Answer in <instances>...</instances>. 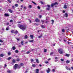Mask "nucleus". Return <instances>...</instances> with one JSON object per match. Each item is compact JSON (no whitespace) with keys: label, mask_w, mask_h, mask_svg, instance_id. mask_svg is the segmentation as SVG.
Listing matches in <instances>:
<instances>
[{"label":"nucleus","mask_w":73,"mask_h":73,"mask_svg":"<svg viewBox=\"0 0 73 73\" xmlns=\"http://www.w3.org/2000/svg\"><path fill=\"white\" fill-rule=\"evenodd\" d=\"M19 27L21 29H22L23 31H25L26 29V26L25 25H20L19 26Z\"/></svg>","instance_id":"nucleus-1"},{"label":"nucleus","mask_w":73,"mask_h":73,"mask_svg":"<svg viewBox=\"0 0 73 73\" xmlns=\"http://www.w3.org/2000/svg\"><path fill=\"white\" fill-rule=\"evenodd\" d=\"M58 52L60 54H62L63 53V50L61 49H59Z\"/></svg>","instance_id":"nucleus-2"},{"label":"nucleus","mask_w":73,"mask_h":73,"mask_svg":"<svg viewBox=\"0 0 73 73\" xmlns=\"http://www.w3.org/2000/svg\"><path fill=\"white\" fill-rule=\"evenodd\" d=\"M58 5V3L57 2H55L54 3H52L51 4V7H53V6L55 5Z\"/></svg>","instance_id":"nucleus-3"},{"label":"nucleus","mask_w":73,"mask_h":73,"mask_svg":"<svg viewBox=\"0 0 73 73\" xmlns=\"http://www.w3.org/2000/svg\"><path fill=\"white\" fill-rule=\"evenodd\" d=\"M5 16L6 17H9V14L7 13H5Z\"/></svg>","instance_id":"nucleus-4"},{"label":"nucleus","mask_w":73,"mask_h":73,"mask_svg":"<svg viewBox=\"0 0 73 73\" xmlns=\"http://www.w3.org/2000/svg\"><path fill=\"white\" fill-rule=\"evenodd\" d=\"M17 66H18V65L17 64H16L14 66V69H16V68H17Z\"/></svg>","instance_id":"nucleus-5"},{"label":"nucleus","mask_w":73,"mask_h":73,"mask_svg":"<svg viewBox=\"0 0 73 73\" xmlns=\"http://www.w3.org/2000/svg\"><path fill=\"white\" fill-rule=\"evenodd\" d=\"M50 71V70L49 69V68H48V70H46L47 73H49Z\"/></svg>","instance_id":"nucleus-6"},{"label":"nucleus","mask_w":73,"mask_h":73,"mask_svg":"<svg viewBox=\"0 0 73 73\" xmlns=\"http://www.w3.org/2000/svg\"><path fill=\"white\" fill-rule=\"evenodd\" d=\"M36 73H38L39 72V69H36Z\"/></svg>","instance_id":"nucleus-7"},{"label":"nucleus","mask_w":73,"mask_h":73,"mask_svg":"<svg viewBox=\"0 0 73 73\" xmlns=\"http://www.w3.org/2000/svg\"><path fill=\"white\" fill-rule=\"evenodd\" d=\"M30 37H31V39H33V35H31Z\"/></svg>","instance_id":"nucleus-8"},{"label":"nucleus","mask_w":73,"mask_h":73,"mask_svg":"<svg viewBox=\"0 0 73 73\" xmlns=\"http://www.w3.org/2000/svg\"><path fill=\"white\" fill-rule=\"evenodd\" d=\"M65 56H66V57H69L70 55L69 54H66L64 55Z\"/></svg>","instance_id":"nucleus-9"},{"label":"nucleus","mask_w":73,"mask_h":73,"mask_svg":"<svg viewBox=\"0 0 73 73\" xmlns=\"http://www.w3.org/2000/svg\"><path fill=\"white\" fill-rule=\"evenodd\" d=\"M36 63H37L38 64L39 63V61L38 60V59H36Z\"/></svg>","instance_id":"nucleus-10"},{"label":"nucleus","mask_w":73,"mask_h":73,"mask_svg":"<svg viewBox=\"0 0 73 73\" xmlns=\"http://www.w3.org/2000/svg\"><path fill=\"white\" fill-rule=\"evenodd\" d=\"M64 8L65 9H66L67 8V6L66 5H64Z\"/></svg>","instance_id":"nucleus-11"},{"label":"nucleus","mask_w":73,"mask_h":73,"mask_svg":"<svg viewBox=\"0 0 73 73\" xmlns=\"http://www.w3.org/2000/svg\"><path fill=\"white\" fill-rule=\"evenodd\" d=\"M35 21L36 22H39V21H40V20H39L37 18L35 19Z\"/></svg>","instance_id":"nucleus-12"},{"label":"nucleus","mask_w":73,"mask_h":73,"mask_svg":"<svg viewBox=\"0 0 73 73\" xmlns=\"http://www.w3.org/2000/svg\"><path fill=\"white\" fill-rule=\"evenodd\" d=\"M12 49H13V50H15V49H16V47H15V46H14L13 47Z\"/></svg>","instance_id":"nucleus-13"},{"label":"nucleus","mask_w":73,"mask_h":73,"mask_svg":"<svg viewBox=\"0 0 73 73\" xmlns=\"http://www.w3.org/2000/svg\"><path fill=\"white\" fill-rule=\"evenodd\" d=\"M12 58L11 57H9L8 58H7L6 59L7 60H10V59H11Z\"/></svg>","instance_id":"nucleus-14"},{"label":"nucleus","mask_w":73,"mask_h":73,"mask_svg":"<svg viewBox=\"0 0 73 73\" xmlns=\"http://www.w3.org/2000/svg\"><path fill=\"white\" fill-rule=\"evenodd\" d=\"M34 41V40H29V42H32Z\"/></svg>","instance_id":"nucleus-15"},{"label":"nucleus","mask_w":73,"mask_h":73,"mask_svg":"<svg viewBox=\"0 0 73 73\" xmlns=\"http://www.w3.org/2000/svg\"><path fill=\"white\" fill-rule=\"evenodd\" d=\"M9 12H10L11 13H12V12H13V11H12V10L11 9H9Z\"/></svg>","instance_id":"nucleus-16"},{"label":"nucleus","mask_w":73,"mask_h":73,"mask_svg":"<svg viewBox=\"0 0 73 73\" xmlns=\"http://www.w3.org/2000/svg\"><path fill=\"white\" fill-rule=\"evenodd\" d=\"M8 54L9 56H10L11 54V52H8Z\"/></svg>","instance_id":"nucleus-17"},{"label":"nucleus","mask_w":73,"mask_h":73,"mask_svg":"<svg viewBox=\"0 0 73 73\" xmlns=\"http://www.w3.org/2000/svg\"><path fill=\"white\" fill-rule=\"evenodd\" d=\"M42 37V35H41L40 36H38V38H41Z\"/></svg>","instance_id":"nucleus-18"},{"label":"nucleus","mask_w":73,"mask_h":73,"mask_svg":"<svg viewBox=\"0 0 73 73\" xmlns=\"http://www.w3.org/2000/svg\"><path fill=\"white\" fill-rule=\"evenodd\" d=\"M9 29V26L7 27V28L6 29V31H8Z\"/></svg>","instance_id":"nucleus-19"},{"label":"nucleus","mask_w":73,"mask_h":73,"mask_svg":"<svg viewBox=\"0 0 73 73\" xmlns=\"http://www.w3.org/2000/svg\"><path fill=\"white\" fill-rule=\"evenodd\" d=\"M28 38V36L26 35L25 36V39H27Z\"/></svg>","instance_id":"nucleus-20"},{"label":"nucleus","mask_w":73,"mask_h":73,"mask_svg":"<svg viewBox=\"0 0 73 73\" xmlns=\"http://www.w3.org/2000/svg\"><path fill=\"white\" fill-rule=\"evenodd\" d=\"M66 62V64H68V63H69V62H70V61H69V60H67Z\"/></svg>","instance_id":"nucleus-21"},{"label":"nucleus","mask_w":73,"mask_h":73,"mask_svg":"<svg viewBox=\"0 0 73 73\" xmlns=\"http://www.w3.org/2000/svg\"><path fill=\"white\" fill-rule=\"evenodd\" d=\"M14 33H15V34H17V33H18V31H16Z\"/></svg>","instance_id":"nucleus-22"},{"label":"nucleus","mask_w":73,"mask_h":73,"mask_svg":"<svg viewBox=\"0 0 73 73\" xmlns=\"http://www.w3.org/2000/svg\"><path fill=\"white\" fill-rule=\"evenodd\" d=\"M15 53H17L19 52V51L17 50H15Z\"/></svg>","instance_id":"nucleus-23"},{"label":"nucleus","mask_w":73,"mask_h":73,"mask_svg":"<svg viewBox=\"0 0 73 73\" xmlns=\"http://www.w3.org/2000/svg\"><path fill=\"white\" fill-rule=\"evenodd\" d=\"M50 9V7H48L46 9L47 10H48V11H49Z\"/></svg>","instance_id":"nucleus-24"},{"label":"nucleus","mask_w":73,"mask_h":73,"mask_svg":"<svg viewBox=\"0 0 73 73\" xmlns=\"http://www.w3.org/2000/svg\"><path fill=\"white\" fill-rule=\"evenodd\" d=\"M12 62L13 63H15V62H16L15 61V59H13V60Z\"/></svg>","instance_id":"nucleus-25"},{"label":"nucleus","mask_w":73,"mask_h":73,"mask_svg":"<svg viewBox=\"0 0 73 73\" xmlns=\"http://www.w3.org/2000/svg\"><path fill=\"white\" fill-rule=\"evenodd\" d=\"M32 3H33V4H34L35 5H37V4H36V3H35L34 2H33V1H32Z\"/></svg>","instance_id":"nucleus-26"},{"label":"nucleus","mask_w":73,"mask_h":73,"mask_svg":"<svg viewBox=\"0 0 73 73\" xmlns=\"http://www.w3.org/2000/svg\"><path fill=\"white\" fill-rule=\"evenodd\" d=\"M65 16L66 17H68V14H67V13H66L65 14Z\"/></svg>","instance_id":"nucleus-27"},{"label":"nucleus","mask_w":73,"mask_h":73,"mask_svg":"<svg viewBox=\"0 0 73 73\" xmlns=\"http://www.w3.org/2000/svg\"><path fill=\"white\" fill-rule=\"evenodd\" d=\"M41 27H42V28H45V26L43 25H41Z\"/></svg>","instance_id":"nucleus-28"},{"label":"nucleus","mask_w":73,"mask_h":73,"mask_svg":"<svg viewBox=\"0 0 73 73\" xmlns=\"http://www.w3.org/2000/svg\"><path fill=\"white\" fill-rule=\"evenodd\" d=\"M4 56V55L2 54H1L0 55V57H3Z\"/></svg>","instance_id":"nucleus-29"},{"label":"nucleus","mask_w":73,"mask_h":73,"mask_svg":"<svg viewBox=\"0 0 73 73\" xmlns=\"http://www.w3.org/2000/svg\"><path fill=\"white\" fill-rule=\"evenodd\" d=\"M20 60L19 58H17V61H19Z\"/></svg>","instance_id":"nucleus-30"},{"label":"nucleus","mask_w":73,"mask_h":73,"mask_svg":"<svg viewBox=\"0 0 73 73\" xmlns=\"http://www.w3.org/2000/svg\"><path fill=\"white\" fill-rule=\"evenodd\" d=\"M52 24H53L54 22V20H52Z\"/></svg>","instance_id":"nucleus-31"},{"label":"nucleus","mask_w":73,"mask_h":73,"mask_svg":"<svg viewBox=\"0 0 73 73\" xmlns=\"http://www.w3.org/2000/svg\"><path fill=\"white\" fill-rule=\"evenodd\" d=\"M15 6L16 7H18V6H19V5H18V4H15Z\"/></svg>","instance_id":"nucleus-32"},{"label":"nucleus","mask_w":73,"mask_h":73,"mask_svg":"<svg viewBox=\"0 0 73 73\" xmlns=\"http://www.w3.org/2000/svg\"><path fill=\"white\" fill-rule=\"evenodd\" d=\"M29 8H32V5H29Z\"/></svg>","instance_id":"nucleus-33"},{"label":"nucleus","mask_w":73,"mask_h":73,"mask_svg":"<svg viewBox=\"0 0 73 73\" xmlns=\"http://www.w3.org/2000/svg\"><path fill=\"white\" fill-rule=\"evenodd\" d=\"M9 23H8V22L7 23H6V25H9Z\"/></svg>","instance_id":"nucleus-34"},{"label":"nucleus","mask_w":73,"mask_h":73,"mask_svg":"<svg viewBox=\"0 0 73 73\" xmlns=\"http://www.w3.org/2000/svg\"><path fill=\"white\" fill-rule=\"evenodd\" d=\"M11 33H13L14 32V30H12L11 31Z\"/></svg>","instance_id":"nucleus-35"},{"label":"nucleus","mask_w":73,"mask_h":73,"mask_svg":"<svg viewBox=\"0 0 73 73\" xmlns=\"http://www.w3.org/2000/svg\"><path fill=\"white\" fill-rule=\"evenodd\" d=\"M62 32H65V30H64V29H62Z\"/></svg>","instance_id":"nucleus-36"},{"label":"nucleus","mask_w":73,"mask_h":73,"mask_svg":"<svg viewBox=\"0 0 73 73\" xmlns=\"http://www.w3.org/2000/svg\"><path fill=\"white\" fill-rule=\"evenodd\" d=\"M40 3H41V4H44V3L42 1L40 2Z\"/></svg>","instance_id":"nucleus-37"},{"label":"nucleus","mask_w":73,"mask_h":73,"mask_svg":"<svg viewBox=\"0 0 73 73\" xmlns=\"http://www.w3.org/2000/svg\"><path fill=\"white\" fill-rule=\"evenodd\" d=\"M31 62H33V61H34V60L33 59H31Z\"/></svg>","instance_id":"nucleus-38"},{"label":"nucleus","mask_w":73,"mask_h":73,"mask_svg":"<svg viewBox=\"0 0 73 73\" xmlns=\"http://www.w3.org/2000/svg\"><path fill=\"white\" fill-rule=\"evenodd\" d=\"M10 23H12V22H13V20H11L10 21Z\"/></svg>","instance_id":"nucleus-39"},{"label":"nucleus","mask_w":73,"mask_h":73,"mask_svg":"<svg viewBox=\"0 0 73 73\" xmlns=\"http://www.w3.org/2000/svg\"><path fill=\"white\" fill-rule=\"evenodd\" d=\"M68 44H69V45H70V44H72V43L70 42H68Z\"/></svg>","instance_id":"nucleus-40"},{"label":"nucleus","mask_w":73,"mask_h":73,"mask_svg":"<svg viewBox=\"0 0 73 73\" xmlns=\"http://www.w3.org/2000/svg\"><path fill=\"white\" fill-rule=\"evenodd\" d=\"M30 53V52L29 51H28V52H27L26 53V54H29Z\"/></svg>","instance_id":"nucleus-41"},{"label":"nucleus","mask_w":73,"mask_h":73,"mask_svg":"<svg viewBox=\"0 0 73 73\" xmlns=\"http://www.w3.org/2000/svg\"><path fill=\"white\" fill-rule=\"evenodd\" d=\"M46 50L45 49L44 50V53H46Z\"/></svg>","instance_id":"nucleus-42"},{"label":"nucleus","mask_w":73,"mask_h":73,"mask_svg":"<svg viewBox=\"0 0 73 73\" xmlns=\"http://www.w3.org/2000/svg\"><path fill=\"white\" fill-rule=\"evenodd\" d=\"M60 60H61V61H64V60L63 59H61Z\"/></svg>","instance_id":"nucleus-43"},{"label":"nucleus","mask_w":73,"mask_h":73,"mask_svg":"<svg viewBox=\"0 0 73 73\" xmlns=\"http://www.w3.org/2000/svg\"><path fill=\"white\" fill-rule=\"evenodd\" d=\"M32 66L33 67H35V66H36V65H35V64H33Z\"/></svg>","instance_id":"nucleus-44"},{"label":"nucleus","mask_w":73,"mask_h":73,"mask_svg":"<svg viewBox=\"0 0 73 73\" xmlns=\"http://www.w3.org/2000/svg\"><path fill=\"white\" fill-rule=\"evenodd\" d=\"M52 72H55V70L54 69H53L52 70Z\"/></svg>","instance_id":"nucleus-45"},{"label":"nucleus","mask_w":73,"mask_h":73,"mask_svg":"<svg viewBox=\"0 0 73 73\" xmlns=\"http://www.w3.org/2000/svg\"><path fill=\"white\" fill-rule=\"evenodd\" d=\"M52 54H53V52H51L50 53V55H52Z\"/></svg>","instance_id":"nucleus-46"},{"label":"nucleus","mask_w":73,"mask_h":73,"mask_svg":"<svg viewBox=\"0 0 73 73\" xmlns=\"http://www.w3.org/2000/svg\"><path fill=\"white\" fill-rule=\"evenodd\" d=\"M20 65H21V66H23V63H21Z\"/></svg>","instance_id":"nucleus-47"},{"label":"nucleus","mask_w":73,"mask_h":73,"mask_svg":"<svg viewBox=\"0 0 73 73\" xmlns=\"http://www.w3.org/2000/svg\"><path fill=\"white\" fill-rule=\"evenodd\" d=\"M21 45H23V41H22L21 42Z\"/></svg>","instance_id":"nucleus-48"},{"label":"nucleus","mask_w":73,"mask_h":73,"mask_svg":"<svg viewBox=\"0 0 73 73\" xmlns=\"http://www.w3.org/2000/svg\"><path fill=\"white\" fill-rule=\"evenodd\" d=\"M16 39H17L18 41H20V40H19V38H16Z\"/></svg>","instance_id":"nucleus-49"},{"label":"nucleus","mask_w":73,"mask_h":73,"mask_svg":"<svg viewBox=\"0 0 73 73\" xmlns=\"http://www.w3.org/2000/svg\"><path fill=\"white\" fill-rule=\"evenodd\" d=\"M42 23H44V21H45V20H42L41 21Z\"/></svg>","instance_id":"nucleus-50"},{"label":"nucleus","mask_w":73,"mask_h":73,"mask_svg":"<svg viewBox=\"0 0 73 73\" xmlns=\"http://www.w3.org/2000/svg\"><path fill=\"white\" fill-rule=\"evenodd\" d=\"M66 69H67V70H68V67L67 66H66Z\"/></svg>","instance_id":"nucleus-51"},{"label":"nucleus","mask_w":73,"mask_h":73,"mask_svg":"<svg viewBox=\"0 0 73 73\" xmlns=\"http://www.w3.org/2000/svg\"><path fill=\"white\" fill-rule=\"evenodd\" d=\"M7 72H8V73H10V72H11V71L9 70L7 71Z\"/></svg>","instance_id":"nucleus-52"},{"label":"nucleus","mask_w":73,"mask_h":73,"mask_svg":"<svg viewBox=\"0 0 73 73\" xmlns=\"http://www.w3.org/2000/svg\"><path fill=\"white\" fill-rule=\"evenodd\" d=\"M37 8L38 9H40V6H38L37 7Z\"/></svg>","instance_id":"nucleus-53"},{"label":"nucleus","mask_w":73,"mask_h":73,"mask_svg":"<svg viewBox=\"0 0 73 73\" xmlns=\"http://www.w3.org/2000/svg\"><path fill=\"white\" fill-rule=\"evenodd\" d=\"M47 6L48 7V8H50V5H48Z\"/></svg>","instance_id":"nucleus-54"},{"label":"nucleus","mask_w":73,"mask_h":73,"mask_svg":"<svg viewBox=\"0 0 73 73\" xmlns=\"http://www.w3.org/2000/svg\"><path fill=\"white\" fill-rule=\"evenodd\" d=\"M8 1L9 2V3H11V1H10L9 0H8Z\"/></svg>","instance_id":"nucleus-55"},{"label":"nucleus","mask_w":73,"mask_h":73,"mask_svg":"<svg viewBox=\"0 0 73 73\" xmlns=\"http://www.w3.org/2000/svg\"><path fill=\"white\" fill-rule=\"evenodd\" d=\"M28 20L29 21V22H30V23H31V20H30V19H29Z\"/></svg>","instance_id":"nucleus-56"},{"label":"nucleus","mask_w":73,"mask_h":73,"mask_svg":"<svg viewBox=\"0 0 73 73\" xmlns=\"http://www.w3.org/2000/svg\"><path fill=\"white\" fill-rule=\"evenodd\" d=\"M0 42H3V40L0 39Z\"/></svg>","instance_id":"nucleus-57"},{"label":"nucleus","mask_w":73,"mask_h":73,"mask_svg":"<svg viewBox=\"0 0 73 73\" xmlns=\"http://www.w3.org/2000/svg\"><path fill=\"white\" fill-rule=\"evenodd\" d=\"M49 62L48 61H46L45 62V63H46V64H48V63Z\"/></svg>","instance_id":"nucleus-58"},{"label":"nucleus","mask_w":73,"mask_h":73,"mask_svg":"<svg viewBox=\"0 0 73 73\" xmlns=\"http://www.w3.org/2000/svg\"><path fill=\"white\" fill-rule=\"evenodd\" d=\"M27 72H28V70H26L25 73H27Z\"/></svg>","instance_id":"nucleus-59"},{"label":"nucleus","mask_w":73,"mask_h":73,"mask_svg":"<svg viewBox=\"0 0 73 73\" xmlns=\"http://www.w3.org/2000/svg\"><path fill=\"white\" fill-rule=\"evenodd\" d=\"M7 66V65H6V64H5V67L6 66Z\"/></svg>","instance_id":"nucleus-60"},{"label":"nucleus","mask_w":73,"mask_h":73,"mask_svg":"<svg viewBox=\"0 0 73 73\" xmlns=\"http://www.w3.org/2000/svg\"><path fill=\"white\" fill-rule=\"evenodd\" d=\"M12 8H14V9H15V6H12Z\"/></svg>","instance_id":"nucleus-61"},{"label":"nucleus","mask_w":73,"mask_h":73,"mask_svg":"<svg viewBox=\"0 0 73 73\" xmlns=\"http://www.w3.org/2000/svg\"><path fill=\"white\" fill-rule=\"evenodd\" d=\"M25 52V50H23L22 51V52Z\"/></svg>","instance_id":"nucleus-62"},{"label":"nucleus","mask_w":73,"mask_h":73,"mask_svg":"<svg viewBox=\"0 0 73 73\" xmlns=\"http://www.w3.org/2000/svg\"><path fill=\"white\" fill-rule=\"evenodd\" d=\"M41 17H42L41 15H39V17H40V18H41Z\"/></svg>","instance_id":"nucleus-63"},{"label":"nucleus","mask_w":73,"mask_h":73,"mask_svg":"<svg viewBox=\"0 0 73 73\" xmlns=\"http://www.w3.org/2000/svg\"><path fill=\"white\" fill-rule=\"evenodd\" d=\"M71 69H72V70H73V67H71Z\"/></svg>","instance_id":"nucleus-64"}]
</instances>
